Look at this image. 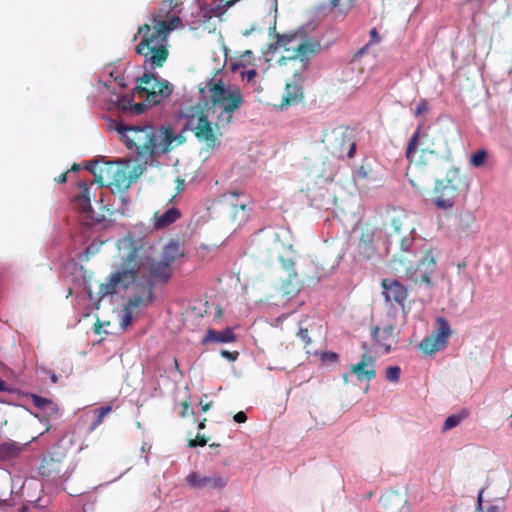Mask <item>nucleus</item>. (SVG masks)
I'll return each instance as SVG.
<instances>
[{
	"instance_id": "nucleus-36",
	"label": "nucleus",
	"mask_w": 512,
	"mask_h": 512,
	"mask_svg": "<svg viewBox=\"0 0 512 512\" xmlns=\"http://www.w3.org/2000/svg\"><path fill=\"white\" fill-rule=\"evenodd\" d=\"M207 442H208V439L204 435L197 434L195 439L189 440L188 446L191 448H194L197 446L203 447L207 444Z\"/></svg>"
},
{
	"instance_id": "nucleus-3",
	"label": "nucleus",
	"mask_w": 512,
	"mask_h": 512,
	"mask_svg": "<svg viewBox=\"0 0 512 512\" xmlns=\"http://www.w3.org/2000/svg\"><path fill=\"white\" fill-rule=\"evenodd\" d=\"M113 128L127 149L135 152L136 160L145 164L155 156L169 152L176 139L170 127L156 129L153 125L130 126L119 122Z\"/></svg>"
},
{
	"instance_id": "nucleus-16",
	"label": "nucleus",
	"mask_w": 512,
	"mask_h": 512,
	"mask_svg": "<svg viewBox=\"0 0 512 512\" xmlns=\"http://www.w3.org/2000/svg\"><path fill=\"white\" fill-rule=\"evenodd\" d=\"M381 287L385 302L397 304L402 308L404 314H407L405 309V303L408 298L407 288L398 280L388 278L381 281Z\"/></svg>"
},
{
	"instance_id": "nucleus-34",
	"label": "nucleus",
	"mask_w": 512,
	"mask_h": 512,
	"mask_svg": "<svg viewBox=\"0 0 512 512\" xmlns=\"http://www.w3.org/2000/svg\"><path fill=\"white\" fill-rule=\"evenodd\" d=\"M486 157H487L486 151L479 150L471 156L470 163L474 167H480L485 162Z\"/></svg>"
},
{
	"instance_id": "nucleus-54",
	"label": "nucleus",
	"mask_w": 512,
	"mask_h": 512,
	"mask_svg": "<svg viewBox=\"0 0 512 512\" xmlns=\"http://www.w3.org/2000/svg\"><path fill=\"white\" fill-rule=\"evenodd\" d=\"M8 391L5 381L0 378V392Z\"/></svg>"
},
{
	"instance_id": "nucleus-30",
	"label": "nucleus",
	"mask_w": 512,
	"mask_h": 512,
	"mask_svg": "<svg viewBox=\"0 0 512 512\" xmlns=\"http://www.w3.org/2000/svg\"><path fill=\"white\" fill-rule=\"evenodd\" d=\"M467 417V412H462L460 414H453L446 418L443 426L442 431L446 432L456 426H458L463 419Z\"/></svg>"
},
{
	"instance_id": "nucleus-42",
	"label": "nucleus",
	"mask_w": 512,
	"mask_h": 512,
	"mask_svg": "<svg viewBox=\"0 0 512 512\" xmlns=\"http://www.w3.org/2000/svg\"><path fill=\"white\" fill-rule=\"evenodd\" d=\"M221 356L228 359L229 361H235L238 356H239V353L237 351H228V350H221L220 352Z\"/></svg>"
},
{
	"instance_id": "nucleus-25",
	"label": "nucleus",
	"mask_w": 512,
	"mask_h": 512,
	"mask_svg": "<svg viewBox=\"0 0 512 512\" xmlns=\"http://www.w3.org/2000/svg\"><path fill=\"white\" fill-rule=\"evenodd\" d=\"M181 217V211L176 207H171L163 213L156 212L154 214V227L163 229L175 223Z\"/></svg>"
},
{
	"instance_id": "nucleus-50",
	"label": "nucleus",
	"mask_w": 512,
	"mask_h": 512,
	"mask_svg": "<svg viewBox=\"0 0 512 512\" xmlns=\"http://www.w3.org/2000/svg\"><path fill=\"white\" fill-rule=\"evenodd\" d=\"M482 502H483V490H481L478 495L476 512H483Z\"/></svg>"
},
{
	"instance_id": "nucleus-8",
	"label": "nucleus",
	"mask_w": 512,
	"mask_h": 512,
	"mask_svg": "<svg viewBox=\"0 0 512 512\" xmlns=\"http://www.w3.org/2000/svg\"><path fill=\"white\" fill-rule=\"evenodd\" d=\"M185 119V124L182 131H191L196 139L204 143L208 148H214L219 144V137L222 133L219 132L220 128L216 127V122L213 124L205 111L199 106H190L182 114Z\"/></svg>"
},
{
	"instance_id": "nucleus-23",
	"label": "nucleus",
	"mask_w": 512,
	"mask_h": 512,
	"mask_svg": "<svg viewBox=\"0 0 512 512\" xmlns=\"http://www.w3.org/2000/svg\"><path fill=\"white\" fill-rule=\"evenodd\" d=\"M282 265L288 272L287 279L282 283L283 294L289 297L295 296L301 289V281L293 269L294 262L292 260H282Z\"/></svg>"
},
{
	"instance_id": "nucleus-49",
	"label": "nucleus",
	"mask_w": 512,
	"mask_h": 512,
	"mask_svg": "<svg viewBox=\"0 0 512 512\" xmlns=\"http://www.w3.org/2000/svg\"><path fill=\"white\" fill-rule=\"evenodd\" d=\"M233 418L237 423H244L247 420V416L243 411L236 413Z\"/></svg>"
},
{
	"instance_id": "nucleus-43",
	"label": "nucleus",
	"mask_w": 512,
	"mask_h": 512,
	"mask_svg": "<svg viewBox=\"0 0 512 512\" xmlns=\"http://www.w3.org/2000/svg\"><path fill=\"white\" fill-rule=\"evenodd\" d=\"M181 405H182V411L180 413L181 417H186L188 415H194V411L187 401L182 402Z\"/></svg>"
},
{
	"instance_id": "nucleus-10",
	"label": "nucleus",
	"mask_w": 512,
	"mask_h": 512,
	"mask_svg": "<svg viewBox=\"0 0 512 512\" xmlns=\"http://www.w3.org/2000/svg\"><path fill=\"white\" fill-rule=\"evenodd\" d=\"M405 216L399 215L397 217L392 218L391 227L392 232L388 233V242L389 245L396 243L399 245L401 254L393 256V263H397L403 266L405 274L409 279H413L417 281L416 278H413L412 270L414 269V264L418 262L416 260V255L410 252V248L414 242V238L409 232L407 235L402 234V226L404 222Z\"/></svg>"
},
{
	"instance_id": "nucleus-4",
	"label": "nucleus",
	"mask_w": 512,
	"mask_h": 512,
	"mask_svg": "<svg viewBox=\"0 0 512 512\" xmlns=\"http://www.w3.org/2000/svg\"><path fill=\"white\" fill-rule=\"evenodd\" d=\"M419 125L408 141L405 156L409 161L405 176L413 187L424 190L429 180L428 166L436 159L438 152L428 133H421Z\"/></svg>"
},
{
	"instance_id": "nucleus-13",
	"label": "nucleus",
	"mask_w": 512,
	"mask_h": 512,
	"mask_svg": "<svg viewBox=\"0 0 512 512\" xmlns=\"http://www.w3.org/2000/svg\"><path fill=\"white\" fill-rule=\"evenodd\" d=\"M65 452L58 445L43 457L38 468L39 474L52 481L67 478L68 466L65 463Z\"/></svg>"
},
{
	"instance_id": "nucleus-44",
	"label": "nucleus",
	"mask_w": 512,
	"mask_h": 512,
	"mask_svg": "<svg viewBox=\"0 0 512 512\" xmlns=\"http://www.w3.org/2000/svg\"><path fill=\"white\" fill-rule=\"evenodd\" d=\"M146 106H147V103H135L133 102V105H132V113L136 114V115H139L141 113H143L146 109Z\"/></svg>"
},
{
	"instance_id": "nucleus-46",
	"label": "nucleus",
	"mask_w": 512,
	"mask_h": 512,
	"mask_svg": "<svg viewBox=\"0 0 512 512\" xmlns=\"http://www.w3.org/2000/svg\"><path fill=\"white\" fill-rule=\"evenodd\" d=\"M357 179L366 180L369 177V172L364 166H360L356 173Z\"/></svg>"
},
{
	"instance_id": "nucleus-9",
	"label": "nucleus",
	"mask_w": 512,
	"mask_h": 512,
	"mask_svg": "<svg viewBox=\"0 0 512 512\" xmlns=\"http://www.w3.org/2000/svg\"><path fill=\"white\" fill-rule=\"evenodd\" d=\"M467 186L465 177L459 169L451 168L443 179L436 180L432 190V202L440 210H450Z\"/></svg>"
},
{
	"instance_id": "nucleus-7",
	"label": "nucleus",
	"mask_w": 512,
	"mask_h": 512,
	"mask_svg": "<svg viewBox=\"0 0 512 512\" xmlns=\"http://www.w3.org/2000/svg\"><path fill=\"white\" fill-rule=\"evenodd\" d=\"M111 279L112 274L108 277L105 283L100 284L98 291L100 298L114 295L118 293L119 289L121 288L124 290L131 289L133 291L132 297L123 308L121 325L126 327L132 322L135 309L147 307L150 303H152L154 297L153 289H151V286L143 285L141 281H133L127 285L125 283H119L112 289L110 286H108Z\"/></svg>"
},
{
	"instance_id": "nucleus-15",
	"label": "nucleus",
	"mask_w": 512,
	"mask_h": 512,
	"mask_svg": "<svg viewBox=\"0 0 512 512\" xmlns=\"http://www.w3.org/2000/svg\"><path fill=\"white\" fill-rule=\"evenodd\" d=\"M186 482L192 487L200 490H222L228 484V477L219 473L212 475H201L191 472L186 477Z\"/></svg>"
},
{
	"instance_id": "nucleus-14",
	"label": "nucleus",
	"mask_w": 512,
	"mask_h": 512,
	"mask_svg": "<svg viewBox=\"0 0 512 512\" xmlns=\"http://www.w3.org/2000/svg\"><path fill=\"white\" fill-rule=\"evenodd\" d=\"M437 329L429 336L423 338L419 343V349L427 355H431L437 351L444 349L448 343L450 335V326L448 322L442 318H437Z\"/></svg>"
},
{
	"instance_id": "nucleus-38",
	"label": "nucleus",
	"mask_w": 512,
	"mask_h": 512,
	"mask_svg": "<svg viewBox=\"0 0 512 512\" xmlns=\"http://www.w3.org/2000/svg\"><path fill=\"white\" fill-rule=\"evenodd\" d=\"M419 262H420V261H418L416 264H414V269L412 270L413 278H416V279H417L416 283H417V282H424V283H426L427 285H430V283H431V281H430V276H429L427 273L422 274L420 278H418V277L416 276V271H417V269H418ZM411 280L413 281V279H411ZM414 282H415V280H414Z\"/></svg>"
},
{
	"instance_id": "nucleus-48",
	"label": "nucleus",
	"mask_w": 512,
	"mask_h": 512,
	"mask_svg": "<svg viewBox=\"0 0 512 512\" xmlns=\"http://www.w3.org/2000/svg\"><path fill=\"white\" fill-rule=\"evenodd\" d=\"M256 75L257 72L255 69H250L242 73L243 78H245L247 81H251Z\"/></svg>"
},
{
	"instance_id": "nucleus-5",
	"label": "nucleus",
	"mask_w": 512,
	"mask_h": 512,
	"mask_svg": "<svg viewBox=\"0 0 512 512\" xmlns=\"http://www.w3.org/2000/svg\"><path fill=\"white\" fill-rule=\"evenodd\" d=\"M207 86L209 88L207 111L216 115L217 128L228 126L234 114L244 103L241 90L236 86L226 87L221 79L217 81L211 79Z\"/></svg>"
},
{
	"instance_id": "nucleus-60",
	"label": "nucleus",
	"mask_w": 512,
	"mask_h": 512,
	"mask_svg": "<svg viewBox=\"0 0 512 512\" xmlns=\"http://www.w3.org/2000/svg\"><path fill=\"white\" fill-rule=\"evenodd\" d=\"M230 195H231V197H232L233 199H235V198H237V197H238V195H239V194H238L237 192H232V193H230Z\"/></svg>"
},
{
	"instance_id": "nucleus-32",
	"label": "nucleus",
	"mask_w": 512,
	"mask_h": 512,
	"mask_svg": "<svg viewBox=\"0 0 512 512\" xmlns=\"http://www.w3.org/2000/svg\"><path fill=\"white\" fill-rule=\"evenodd\" d=\"M341 0H330V5L333 8H338L340 14L346 15L353 7V0H347L346 3L341 4Z\"/></svg>"
},
{
	"instance_id": "nucleus-45",
	"label": "nucleus",
	"mask_w": 512,
	"mask_h": 512,
	"mask_svg": "<svg viewBox=\"0 0 512 512\" xmlns=\"http://www.w3.org/2000/svg\"><path fill=\"white\" fill-rule=\"evenodd\" d=\"M370 34V41L369 44H377L380 42L381 38L376 28H372L369 32Z\"/></svg>"
},
{
	"instance_id": "nucleus-57",
	"label": "nucleus",
	"mask_w": 512,
	"mask_h": 512,
	"mask_svg": "<svg viewBox=\"0 0 512 512\" xmlns=\"http://www.w3.org/2000/svg\"><path fill=\"white\" fill-rule=\"evenodd\" d=\"M50 377H51V380H52L53 383H57L58 377H57V375L55 373H52Z\"/></svg>"
},
{
	"instance_id": "nucleus-22",
	"label": "nucleus",
	"mask_w": 512,
	"mask_h": 512,
	"mask_svg": "<svg viewBox=\"0 0 512 512\" xmlns=\"http://www.w3.org/2000/svg\"><path fill=\"white\" fill-rule=\"evenodd\" d=\"M372 337L378 345L383 347L385 353H389L392 350V344L396 343L395 326L393 324L383 328L375 326L372 330Z\"/></svg>"
},
{
	"instance_id": "nucleus-2",
	"label": "nucleus",
	"mask_w": 512,
	"mask_h": 512,
	"mask_svg": "<svg viewBox=\"0 0 512 512\" xmlns=\"http://www.w3.org/2000/svg\"><path fill=\"white\" fill-rule=\"evenodd\" d=\"M180 4L181 0H163L151 23L139 26L134 36L136 40L138 35H142L135 51L144 57V63L149 64L152 69L163 67L168 59L167 37L181 24L180 18L171 12Z\"/></svg>"
},
{
	"instance_id": "nucleus-6",
	"label": "nucleus",
	"mask_w": 512,
	"mask_h": 512,
	"mask_svg": "<svg viewBox=\"0 0 512 512\" xmlns=\"http://www.w3.org/2000/svg\"><path fill=\"white\" fill-rule=\"evenodd\" d=\"M275 47L291 52L292 54L288 56V59L299 60L302 70L308 69L311 59L317 56L323 49L318 39L308 37L302 31L278 34Z\"/></svg>"
},
{
	"instance_id": "nucleus-52",
	"label": "nucleus",
	"mask_w": 512,
	"mask_h": 512,
	"mask_svg": "<svg viewBox=\"0 0 512 512\" xmlns=\"http://www.w3.org/2000/svg\"><path fill=\"white\" fill-rule=\"evenodd\" d=\"M67 174H68V171L60 174L58 177L55 178V181L60 184L65 183L67 181Z\"/></svg>"
},
{
	"instance_id": "nucleus-21",
	"label": "nucleus",
	"mask_w": 512,
	"mask_h": 512,
	"mask_svg": "<svg viewBox=\"0 0 512 512\" xmlns=\"http://www.w3.org/2000/svg\"><path fill=\"white\" fill-rule=\"evenodd\" d=\"M374 240L375 229L368 226L362 228L357 244V253L363 259H370L375 254Z\"/></svg>"
},
{
	"instance_id": "nucleus-29",
	"label": "nucleus",
	"mask_w": 512,
	"mask_h": 512,
	"mask_svg": "<svg viewBox=\"0 0 512 512\" xmlns=\"http://www.w3.org/2000/svg\"><path fill=\"white\" fill-rule=\"evenodd\" d=\"M111 411H112L111 405L102 406V407L94 410V413L96 414V418L90 425L89 432H93L98 426H100L103 423L104 417L106 415H108Z\"/></svg>"
},
{
	"instance_id": "nucleus-59",
	"label": "nucleus",
	"mask_w": 512,
	"mask_h": 512,
	"mask_svg": "<svg viewBox=\"0 0 512 512\" xmlns=\"http://www.w3.org/2000/svg\"><path fill=\"white\" fill-rule=\"evenodd\" d=\"M174 366H175V369L177 371H179V364H178V360L176 358H174Z\"/></svg>"
},
{
	"instance_id": "nucleus-1",
	"label": "nucleus",
	"mask_w": 512,
	"mask_h": 512,
	"mask_svg": "<svg viewBox=\"0 0 512 512\" xmlns=\"http://www.w3.org/2000/svg\"><path fill=\"white\" fill-rule=\"evenodd\" d=\"M129 248L123 257L121 268L112 273L108 286L112 289L119 283L126 285L133 281H141L143 285L154 286L157 282L167 283L172 277V265L185 256L184 244L170 239L162 248L160 260L153 256L152 247L140 240L126 238L121 241Z\"/></svg>"
},
{
	"instance_id": "nucleus-17",
	"label": "nucleus",
	"mask_w": 512,
	"mask_h": 512,
	"mask_svg": "<svg viewBox=\"0 0 512 512\" xmlns=\"http://www.w3.org/2000/svg\"><path fill=\"white\" fill-rule=\"evenodd\" d=\"M93 185V181H89V183L86 181H79L77 184L79 191L73 198V201L80 214L86 220L99 222L100 219L95 216V213L91 207L92 194L90 189Z\"/></svg>"
},
{
	"instance_id": "nucleus-12",
	"label": "nucleus",
	"mask_w": 512,
	"mask_h": 512,
	"mask_svg": "<svg viewBox=\"0 0 512 512\" xmlns=\"http://www.w3.org/2000/svg\"><path fill=\"white\" fill-rule=\"evenodd\" d=\"M321 142L339 159H351L356 153V143L347 127L337 126L324 130Z\"/></svg>"
},
{
	"instance_id": "nucleus-56",
	"label": "nucleus",
	"mask_w": 512,
	"mask_h": 512,
	"mask_svg": "<svg viewBox=\"0 0 512 512\" xmlns=\"http://www.w3.org/2000/svg\"><path fill=\"white\" fill-rule=\"evenodd\" d=\"M206 426V418H204L199 424H198V429L199 430H202L204 429Z\"/></svg>"
},
{
	"instance_id": "nucleus-26",
	"label": "nucleus",
	"mask_w": 512,
	"mask_h": 512,
	"mask_svg": "<svg viewBox=\"0 0 512 512\" xmlns=\"http://www.w3.org/2000/svg\"><path fill=\"white\" fill-rule=\"evenodd\" d=\"M236 341V335L231 328H226L222 331L209 329L206 336L203 338L202 343L218 342V343H231Z\"/></svg>"
},
{
	"instance_id": "nucleus-20",
	"label": "nucleus",
	"mask_w": 512,
	"mask_h": 512,
	"mask_svg": "<svg viewBox=\"0 0 512 512\" xmlns=\"http://www.w3.org/2000/svg\"><path fill=\"white\" fill-rule=\"evenodd\" d=\"M303 77L300 73H294V80L287 82L282 96V105L290 106L303 98Z\"/></svg>"
},
{
	"instance_id": "nucleus-35",
	"label": "nucleus",
	"mask_w": 512,
	"mask_h": 512,
	"mask_svg": "<svg viewBox=\"0 0 512 512\" xmlns=\"http://www.w3.org/2000/svg\"><path fill=\"white\" fill-rule=\"evenodd\" d=\"M49 418H55L58 415V406L52 400L49 401L47 406L42 410Z\"/></svg>"
},
{
	"instance_id": "nucleus-27",
	"label": "nucleus",
	"mask_w": 512,
	"mask_h": 512,
	"mask_svg": "<svg viewBox=\"0 0 512 512\" xmlns=\"http://www.w3.org/2000/svg\"><path fill=\"white\" fill-rule=\"evenodd\" d=\"M28 443L21 444L15 441H6L0 444V459L10 460L17 457L27 446Z\"/></svg>"
},
{
	"instance_id": "nucleus-24",
	"label": "nucleus",
	"mask_w": 512,
	"mask_h": 512,
	"mask_svg": "<svg viewBox=\"0 0 512 512\" xmlns=\"http://www.w3.org/2000/svg\"><path fill=\"white\" fill-rule=\"evenodd\" d=\"M134 180L135 178L126 168L116 167L112 172L108 185L112 187V191L123 192L130 188Z\"/></svg>"
},
{
	"instance_id": "nucleus-37",
	"label": "nucleus",
	"mask_w": 512,
	"mask_h": 512,
	"mask_svg": "<svg viewBox=\"0 0 512 512\" xmlns=\"http://www.w3.org/2000/svg\"><path fill=\"white\" fill-rule=\"evenodd\" d=\"M49 401H50V399L32 394V402H33L34 406L37 407L38 409H40L41 411L43 410V408H45L47 406Z\"/></svg>"
},
{
	"instance_id": "nucleus-11",
	"label": "nucleus",
	"mask_w": 512,
	"mask_h": 512,
	"mask_svg": "<svg viewBox=\"0 0 512 512\" xmlns=\"http://www.w3.org/2000/svg\"><path fill=\"white\" fill-rule=\"evenodd\" d=\"M137 81L135 93L139 98L145 99L148 105L161 104L173 92V85L153 72H145Z\"/></svg>"
},
{
	"instance_id": "nucleus-51",
	"label": "nucleus",
	"mask_w": 512,
	"mask_h": 512,
	"mask_svg": "<svg viewBox=\"0 0 512 512\" xmlns=\"http://www.w3.org/2000/svg\"><path fill=\"white\" fill-rule=\"evenodd\" d=\"M90 170L94 174L95 180L99 183V185L104 186L105 185L104 178L101 175H97L95 168H91Z\"/></svg>"
},
{
	"instance_id": "nucleus-55",
	"label": "nucleus",
	"mask_w": 512,
	"mask_h": 512,
	"mask_svg": "<svg viewBox=\"0 0 512 512\" xmlns=\"http://www.w3.org/2000/svg\"><path fill=\"white\" fill-rule=\"evenodd\" d=\"M211 408V403H205L202 405L201 410L202 412H207Z\"/></svg>"
},
{
	"instance_id": "nucleus-62",
	"label": "nucleus",
	"mask_w": 512,
	"mask_h": 512,
	"mask_svg": "<svg viewBox=\"0 0 512 512\" xmlns=\"http://www.w3.org/2000/svg\"><path fill=\"white\" fill-rule=\"evenodd\" d=\"M343 379H344V382H345V383H347V382H348L347 374H344V375H343Z\"/></svg>"
},
{
	"instance_id": "nucleus-41",
	"label": "nucleus",
	"mask_w": 512,
	"mask_h": 512,
	"mask_svg": "<svg viewBox=\"0 0 512 512\" xmlns=\"http://www.w3.org/2000/svg\"><path fill=\"white\" fill-rule=\"evenodd\" d=\"M427 111H428V104H427L426 100L422 99L418 103V105H417V107H416V109L414 111V115L416 117H418V116H420L421 114H423V113H425Z\"/></svg>"
},
{
	"instance_id": "nucleus-47",
	"label": "nucleus",
	"mask_w": 512,
	"mask_h": 512,
	"mask_svg": "<svg viewBox=\"0 0 512 512\" xmlns=\"http://www.w3.org/2000/svg\"><path fill=\"white\" fill-rule=\"evenodd\" d=\"M322 360L325 362H335L338 360V355L334 352H325L322 355Z\"/></svg>"
},
{
	"instance_id": "nucleus-53",
	"label": "nucleus",
	"mask_w": 512,
	"mask_h": 512,
	"mask_svg": "<svg viewBox=\"0 0 512 512\" xmlns=\"http://www.w3.org/2000/svg\"><path fill=\"white\" fill-rule=\"evenodd\" d=\"M237 0H221V2H224L225 8H230Z\"/></svg>"
},
{
	"instance_id": "nucleus-61",
	"label": "nucleus",
	"mask_w": 512,
	"mask_h": 512,
	"mask_svg": "<svg viewBox=\"0 0 512 512\" xmlns=\"http://www.w3.org/2000/svg\"><path fill=\"white\" fill-rule=\"evenodd\" d=\"M218 446H219V444H216V443H212V444H210V447H211V448H216V447H218Z\"/></svg>"
},
{
	"instance_id": "nucleus-28",
	"label": "nucleus",
	"mask_w": 512,
	"mask_h": 512,
	"mask_svg": "<svg viewBox=\"0 0 512 512\" xmlns=\"http://www.w3.org/2000/svg\"><path fill=\"white\" fill-rule=\"evenodd\" d=\"M231 205H232L231 216L235 221L242 222L248 217L247 205L245 202L235 203V202H233V199H232Z\"/></svg>"
},
{
	"instance_id": "nucleus-39",
	"label": "nucleus",
	"mask_w": 512,
	"mask_h": 512,
	"mask_svg": "<svg viewBox=\"0 0 512 512\" xmlns=\"http://www.w3.org/2000/svg\"><path fill=\"white\" fill-rule=\"evenodd\" d=\"M297 336L304 343L305 347L311 343V338L309 337V332L306 328H300Z\"/></svg>"
},
{
	"instance_id": "nucleus-31",
	"label": "nucleus",
	"mask_w": 512,
	"mask_h": 512,
	"mask_svg": "<svg viewBox=\"0 0 512 512\" xmlns=\"http://www.w3.org/2000/svg\"><path fill=\"white\" fill-rule=\"evenodd\" d=\"M134 102L133 95H125L121 96L116 101V106L119 110L123 112H130L132 111V105Z\"/></svg>"
},
{
	"instance_id": "nucleus-40",
	"label": "nucleus",
	"mask_w": 512,
	"mask_h": 512,
	"mask_svg": "<svg viewBox=\"0 0 512 512\" xmlns=\"http://www.w3.org/2000/svg\"><path fill=\"white\" fill-rule=\"evenodd\" d=\"M99 250V245L92 243L89 246L86 247L84 251L85 258L84 260H88L90 256L95 255Z\"/></svg>"
},
{
	"instance_id": "nucleus-18",
	"label": "nucleus",
	"mask_w": 512,
	"mask_h": 512,
	"mask_svg": "<svg viewBox=\"0 0 512 512\" xmlns=\"http://www.w3.org/2000/svg\"><path fill=\"white\" fill-rule=\"evenodd\" d=\"M380 505L383 512H411L407 496L396 491L383 494Z\"/></svg>"
},
{
	"instance_id": "nucleus-33",
	"label": "nucleus",
	"mask_w": 512,
	"mask_h": 512,
	"mask_svg": "<svg viewBox=\"0 0 512 512\" xmlns=\"http://www.w3.org/2000/svg\"><path fill=\"white\" fill-rule=\"evenodd\" d=\"M401 369L399 366H389L386 369L385 378L389 382L396 383L399 381Z\"/></svg>"
},
{
	"instance_id": "nucleus-58",
	"label": "nucleus",
	"mask_w": 512,
	"mask_h": 512,
	"mask_svg": "<svg viewBox=\"0 0 512 512\" xmlns=\"http://www.w3.org/2000/svg\"><path fill=\"white\" fill-rule=\"evenodd\" d=\"M80 170V166L78 164H74L71 168V171H79Z\"/></svg>"
},
{
	"instance_id": "nucleus-19",
	"label": "nucleus",
	"mask_w": 512,
	"mask_h": 512,
	"mask_svg": "<svg viewBox=\"0 0 512 512\" xmlns=\"http://www.w3.org/2000/svg\"><path fill=\"white\" fill-rule=\"evenodd\" d=\"M350 371L356 376L358 381L370 382L376 377V360L366 352L361 356L358 363L350 367Z\"/></svg>"
}]
</instances>
